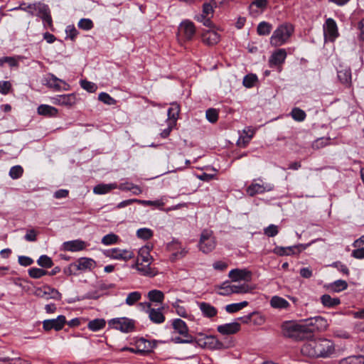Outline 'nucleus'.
Masks as SVG:
<instances>
[{
    "label": "nucleus",
    "mask_w": 364,
    "mask_h": 364,
    "mask_svg": "<svg viewBox=\"0 0 364 364\" xmlns=\"http://www.w3.org/2000/svg\"><path fill=\"white\" fill-rule=\"evenodd\" d=\"M311 245V243L307 244H299L296 245L286 247L287 256L298 255L302 251L305 250L307 247Z\"/></svg>",
    "instance_id": "nucleus-36"
},
{
    "label": "nucleus",
    "mask_w": 364,
    "mask_h": 364,
    "mask_svg": "<svg viewBox=\"0 0 364 364\" xmlns=\"http://www.w3.org/2000/svg\"><path fill=\"white\" fill-rule=\"evenodd\" d=\"M339 364H364V356H349L340 360Z\"/></svg>",
    "instance_id": "nucleus-45"
},
{
    "label": "nucleus",
    "mask_w": 364,
    "mask_h": 364,
    "mask_svg": "<svg viewBox=\"0 0 364 364\" xmlns=\"http://www.w3.org/2000/svg\"><path fill=\"white\" fill-rule=\"evenodd\" d=\"M282 333L285 337L295 341H303L311 338L305 320L299 322L289 321L283 323Z\"/></svg>",
    "instance_id": "nucleus-3"
},
{
    "label": "nucleus",
    "mask_w": 364,
    "mask_h": 364,
    "mask_svg": "<svg viewBox=\"0 0 364 364\" xmlns=\"http://www.w3.org/2000/svg\"><path fill=\"white\" fill-rule=\"evenodd\" d=\"M119 240V237L118 235L114 234V233H109L106 235H105L102 238V243L105 245H114L118 242Z\"/></svg>",
    "instance_id": "nucleus-47"
},
{
    "label": "nucleus",
    "mask_w": 364,
    "mask_h": 364,
    "mask_svg": "<svg viewBox=\"0 0 364 364\" xmlns=\"http://www.w3.org/2000/svg\"><path fill=\"white\" fill-rule=\"evenodd\" d=\"M137 351L140 354H144L151 351L153 346L150 341L141 338L136 341Z\"/></svg>",
    "instance_id": "nucleus-33"
},
{
    "label": "nucleus",
    "mask_w": 364,
    "mask_h": 364,
    "mask_svg": "<svg viewBox=\"0 0 364 364\" xmlns=\"http://www.w3.org/2000/svg\"><path fill=\"white\" fill-rule=\"evenodd\" d=\"M243 85L246 88H252L258 83V78L255 74L250 73L243 78Z\"/></svg>",
    "instance_id": "nucleus-38"
},
{
    "label": "nucleus",
    "mask_w": 364,
    "mask_h": 364,
    "mask_svg": "<svg viewBox=\"0 0 364 364\" xmlns=\"http://www.w3.org/2000/svg\"><path fill=\"white\" fill-rule=\"evenodd\" d=\"M153 235V231L149 228H140L136 231L137 237L144 240L150 239Z\"/></svg>",
    "instance_id": "nucleus-53"
},
{
    "label": "nucleus",
    "mask_w": 364,
    "mask_h": 364,
    "mask_svg": "<svg viewBox=\"0 0 364 364\" xmlns=\"http://www.w3.org/2000/svg\"><path fill=\"white\" fill-rule=\"evenodd\" d=\"M141 298V294L139 291H132L129 293L125 300V303L129 306H133Z\"/></svg>",
    "instance_id": "nucleus-46"
},
{
    "label": "nucleus",
    "mask_w": 364,
    "mask_h": 364,
    "mask_svg": "<svg viewBox=\"0 0 364 364\" xmlns=\"http://www.w3.org/2000/svg\"><path fill=\"white\" fill-rule=\"evenodd\" d=\"M331 139L328 137H321L316 139L312 143V148L314 149H321L330 144Z\"/></svg>",
    "instance_id": "nucleus-50"
},
{
    "label": "nucleus",
    "mask_w": 364,
    "mask_h": 364,
    "mask_svg": "<svg viewBox=\"0 0 364 364\" xmlns=\"http://www.w3.org/2000/svg\"><path fill=\"white\" fill-rule=\"evenodd\" d=\"M331 267L336 268L339 272H342L343 274L348 276L350 274L349 269L347 266L343 264L340 261L334 262L331 264Z\"/></svg>",
    "instance_id": "nucleus-56"
},
{
    "label": "nucleus",
    "mask_w": 364,
    "mask_h": 364,
    "mask_svg": "<svg viewBox=\"0 0 364 364\" xmlns=\"http://www.w3.org/2000/svg\"><path fill=\"white\" fill-rule=\"evenodd\" d=\"M151 257L147 247H142L139 251L136 262L151 264Z\"/></svg>",
    "instance_id": "nucleus-37"
},
{
    "label": "nucleus",
    "mask_w": 364,
    "mask_h": 364,
    "mask_svg": "<svg viewBox=\"0 0 364 364\" xmlns=\"http://www.w3.org/2000/svg\"><path fill=\"white\" fill-rule=\"evenodd\" d=\"M334 352L333 342L327 338L310 339L301 348L302 355L310 358H329Z\"/></svg>",
    "instance_id": "nucleus-1"
},
{
    "label": "nucleus",
    "mask_w": 364,
    "mask_h": 364,
    "mask_svg": "<svg viewBox=\"0 0 364 364\" xmlns=\"http://www.w3.org/2000/svg\"><path fill=\"white\" fill-rule=\"evenodd\" d=\"M287 53L285 49L280 48L274 51L269 59V67L281 66L285 61Z\"/></svg>",
    "instance_id": "nucleus-16"
},
{
    "label": "nucleus",
    "mask_w": 364,
    "mask_h": 364,
    "mask_svg": "<svg viewBox=\"0 0 364 364\" xmlns=\"http://www.w3.org/2000/svg\"><path fill=\"white\" fill-rule=\"evenodd\" d=\"M67 36L74 41L78 34L77 29L73 26H68L65 30Z\"/></svg>",
    "instance_id": "nucleus-60"
},
{
    "label": "nucleus",
    "mask_w": 364,
    "mask_h": 364,
    "mask_svg": "<svg viewBox=\"0 0 364 364\" xmlns=\"http://www.w3.org/2000/svg\"><path fill=\"white\" fill-rule=\"evenodd\" d=\"M220 40V36L215 31L207 30L202 34V41L208 46L217 44Z\"/></svg>",
    "instance_id": "nucleus-20"
},
{
    "label": "nucleus",
    "mask_w": 364,
    "mask_h": 364,
    "mask_svg": "<svg viewBox=\"0 0 364 364\" xmlns=\"http://www.w3.org/2000/svg\"><path fill=\"white\" fill-rule=\"evenodd\" d=\"M232 287L233 294H245L251 291V288L245 284L241 285L232 284Z\"/></svg>",
    "instance_id": "nucleus-55"
},
{
    "label": "nucleus",
    "mask_w": 364,
    "mask_h": 364,
    "mask_svg": "<svg viewBox=\"0 0 364 364\" xmlns=\"http://www.w3.org/2000/svg\"><path fill=\"white\" fill-rule=\"evenodd\" d=\"M99 100L103 102L105 104L112 105L116 103V100L111 97L107 92H100L98 97Z\"/></svg>",
    "instance_id": "nucleus-58"
},
{
    "label": "nucleus",
    "mask_w": 364,
    "mask_h": 364,
    "mask_svg": "<svg viewBox=\"0 0 364 364\" xmlns=\"http://www.w3.org/2000/svg\"><path fill=\"white\" fill-rule=\"evenodd\" d=\"M324 36L326 40L334 41L338 36V27L333 18H328L323 26Z\"/></svg>",
    "instance_id": "nucleus-12"
},
{
    "label": "nucleus",
    "mask_w": 364,
    "mask_h": 364,
    "mask_svg": "<svg viewBox=\"0 0 364 364\" xmlns=\"http://www.w3.org/2000/svg\"><path fill=\"white\" fill-rule=\"evenodd\" d=\"M65 323V316L60 315L56 318L44 320L43 321V328L45 331H49L53 329L59 331L63 328Z\"/></svg>",
    "instance_id": "nucleus-10"
},
{
    "label": "nucleus",
    "mask_w": 364,
    "mask_h": 364,
    "mask_svg": "<svg viewBox=\"0 0 364 364\" xmlns=\"http://www.w3.org/2000/svg\"><path fill=\"white\" fill-rule=\"evenodd\" d=\"M320 300L322 305L327 308H333L341 304L339 298H333L329 294L322 295Z\"/></svg>",
    "instance_id": "nucleus-31"
},
{
    "label": "nucleus",
    "mask_w": 364,
    "mask_h": 364,
    "mask_svg": "<svg viewBox=\"0 0 364 364\" xmlns=\"http://www.w3.org/2000/svg\"><path fill=\"white\" fill-rule=\"evenodd\" d=\"M37 263L43 268H50L53 265L51 258L46 255H41L37 260Z\"/></svg>",
    "instance_id": "nucleus-51"
},
{
    "label": "nucleus",
    "mask_w": 364,
    "mask_h": 364,
    "mask_svg": "<svg viewBox=\"0 0 364 364\" xmlns=\"http://www.w3.org/2000/svg\"><path fill=\"white\" fill-rule=\"evenodd\" d=\"M271 306L274 309H287L289 307V303L284 298L274 296L270 300Z\"/></svg>",
    "instance_id": "nucleus-32"
},
{
    "label": "nucleus",
    "mask_w": 364,
    "mask_h": 364,
    "mask_svg": "<svg viewBox=\"0 0 364 364\" xmlns=\"http://www.w3.org/2000/svg\"><path fill=\"white\" fill-rule=\"evenodd\" d=\"M228 276L233 282L241 280L250 281L252 277V274L247 269H234L230 271Z\"/></svg>",
    "instance_id": "nucleus-18"
},
{
    "label": "nucleus",
    "mask_w": 364,
    "mask_h": 364,
    "mask_svg": "<svg viewBox=\"0 0 364 364\" xmlns=\"http://www.w3.org/2000/svg\"><path fill=\"white\" fill-rule=\"evenodd\" d=\"M289 114L296 122H303L306 117V112L299 107H294Z\"/></svg>",
    "instance_id": "nucleus-39"
},
{
    "label": "nucleus",
    "mask_w": 364,
    "mask_h": 364,
    "mask_svg": "<svg viewBox=\"0 0 364 364\" xmlns=\"http://www.w3.org/2000/svg\"><path fill=\"white\" fill-rule=\"evenodd\" d=\"M95 267V262L90 258L82 257L71 263L65 272L76 275L78 271L91 270Z\"/></svg>",
    "instance_id": "nucleus-7"
},
{
    "label": "nucleus",
    "mask_w": 364,
    "mask_h": 364,
    "mask_svg": "<svg viewBox=\"0 0 364 364\" xmlns=\"http://www.w3.org/2000/svg\"><path fill=\"white\" fill-rule=\"evenodd\" d=\"M307 326L308 330L311 337L315 331H323L327 329L328 326V321L320 316L311 317L304 319Z\"/></svg>",
    "instance_id": "nucleus-8"
},
{
    "label": "nucleus",
    "mask_w": 364,
    "mask_h": 364,
    "mask_svg": "<svg viewBox=\"0 0 364 364\" xmlns=\"http://www.w3.org/2000/svg\"><path fill=\"white\" fill-rule=\"evenodd\" d=\"M274 189V185L272 183L259 184L252 183L247 189V193L250 196H254L257 194H262L265 192L271 191Z\"/></svg>",
    "instance_id": "nucleus-17"
},
{
    "label": "nucleus",
    "mask_w": 364,
    "mask_h": 364,
    "mask_svg": "<svg viewBox=\"0 0 364 364\" xmlns=\"http://www.w3.org/2000/svg\"><path fill=\"white\" fill-rule=\"evenodd\" d=\"M272 26L266 21H262L257 26V31L259 36H267L270 33Z\"/></svg>",
    "instance_id": "nucleus-42"
},
{
    "label": "nucleus",
    "mask_w": 364,
    "mask_h": 364,
    "mask_svg": "<svg viewBox=\"0 0 364 364\" xmlns=\"http://www.w3.org/2000/svg\"><path fill=\"white\" fill-rule=\"evenodd\" d=\"M48 272L43 269L32 267L28 269V275L33 279H39L47 274Z\"/></svg>",
    "instance_id": "nucleus-52"
},
{
    "label": "nucleus",
    "mask_w": 364,
    "mask_h": 364,
    "mask_svg": "<svg viewBox=\"0 0 364 364\" xmlns=\"http://www.w3.org/2000/svg\"><path fill=\"white\" fill-rule=\"evenodd\" d=\"M181 299H177L172 304V307L175 309L176 313L181 317L188 318L189 320L193 319V316L188 314L185 306L180 305Z\"/></svg>",
    "instance_id": "nucleus-29"
},
{
    "label": "nucleus",
    "mask_w": 364,
    "mask_h": 364,
    "mask_svg": "<svg viewBox=\"0 0 364 364\" xmlns=\"http://www.w3.org/2000/svg\"><path fill=\"white\" fill-rule=\"evenodd\" d=\"M138 202H140V200L136 198L125 200L118 203L116 208L118 209L123 208L133 203H138Z\"/></svg>",
    "instance_id": "nucleus-62"
},
{
    "label": "nucleus",
    "mask_w": 364,
    "mask_h": 364,
    "mask_svg": "<svg viewBox=\"0 0 364 364\" xmlns=\"http://www.w3.org/2000/svg\"><path fill=\"white\" fill-rule=\"evenodd\" d=\"M34 6L36 7V16H39L41 18H43L46 15L50 13L49 8L47 5L37 3L34 4Z\"/></svg>",
    "instance_id": "nucleus-44"
},
{
    "label": "nucleus",
    "mask_w": 364,
    "mask_h": 364,
    "mask_svg": "<svg viewBox=\"0 0 364 364\" xmlns=\"http://www.w3.org/2000/svg\"><path fill=\"white\" fill-rule=\"evenodd\" d=\"M0 364H31V362L21 358H10L4 357L0 358Z\"/></svg>",
    "instance_id": "nucleus-40"
},
{
    "label": "nucleus",
    "mask_w": 364,
    "mask_h": 364,
    "mask_svg": "<svg viewBox=\"0 0 364 364\" xmlns=\"http://www.w3.org/2000/svg\"><path fill=\"white\" fill-rule=\"evenodd\" d=\"M167 249L171 252V260L175 261L178 259L184 257L188 251L183 247L181 243L177 240H173L167 245Z\"/></svg>",
    "instance_id": "nucleus-9"
},
{
    "label": "nucleus",
    "mask_w": 364,
    "mask_h": 364,
    "mask_svg": "<svg viewBox=\"0 0 364 364\" xmlns=\"http://www.w3.org/2000/svg\"><path fill=\"white\" fill-rule=\"evenodd\" d=\"M136 321L127 317L114 318L108 321L110 328L122 333H130L135 330Z\"/></svg>",
    "instance_id": "nucleus-6"
},
{
    "label": "nucleus",
    "mask_w": 364,
    "mask_h": 364,
    "mask_svg": "<svg viewBox=\"0 0 364 364\" xmlns=\"http://www.w3.org/2000/svg\"><path fill=\"white\" fill-rule=\"evenodd\" d=\"M348 284L346 281L338 279L330 284L329 289L333 292H340L346 289Z\"/></svg>",
    "instance_id": "nucleus-41"
},
{
    "label": "nucleus",
    "mask_w": 364,
    "mask_h": 364,
    "mask_svg": "<svg viewBox=\"0 0 364 364\" xmlns=\"http://www.w3.org/2000/svg\"><path fill=\"white\" fill-rule=\"evenodd\" d=\"M213 14V5L210 3H205L203 5V12L201 14L197 15L195 19L198 21L203 22V25L208 27H210L212 22L210 21V16H212Z\"/></svg>",
    "instance_id": "nucleus-14"
},
{
    "label": "nucleus",
    "mask_w": 364,
    "mask_h": 364,
    "mask_svg": "<svg viewBox=\"0 0 364 364\" xmlns=\"http://www.w3.org/2000/svg\"><path fill=\"white\" fill-rule=\"evenodd\" d=\"M240 329V324L237 322H232L220 325L218 326V331L223 335H230L238 332Z\"/></svg>",
    "instance_id": "nucleus-21"
},
{
    "label": "nucleus",
    "mask_w": 364,
    "mask_h": 364,
    "mask_svg": "<svg viewBox=\"0 0 364 364\" xmlns=\"http://www.w3.org/2000/svg\"><path fill=\"white\" fill-rule=\"evenodd\" d=\"M63 249L70 252L81 251L86 248V242L80 240H70L63 244Z\"/></svg>",
    "instance_id": "nucleus-22"
},
{
    "label": "nucleus",
    "mask_w": 364,
    "mask_h": 364,
    "mask_svg": "<svg viewBox=\"0 0 364 364\" xmlns=\"http://www.w3.org/2000/svg\"><path fill=\"white\" fill-rule=\"evenodd\" d=\"M78 27L81 29L89 31L92 28L93 23L89 18H82L78 22Z\"/></svg>",
    "instance_id": "nucleus-59"
},
{
    "label": "nucleus",
    "mask_w": 364,
    "mask_h": 364,
    "mask_svg": "<svg viewBox=\"0 0 364 364\" xmlns=\"http://www.w3.org/2000/svg\"><path fill=\"white\" fill-rule=\"evenodd\" d=\"M198 306L203 316L212 318L217 315L218 310L213 305L206 302H199Z\"/></svg>",
    "instance_id": "nucleus-26"
},
{
    "label": "nucleus",
    "mask_w": 364,
    "mask_h": 364,
    "mask_svg": "<svg viewBox=\"0 0 364 364\" xmlns=\"http://www.w3.org/2000/svg\"><path fill=\"white\" fill-rule=\"evenodd\" d=\"M180 112V106L174 102L171 104V107L168 109V119L170 124L176 125Z\"/></svg>",
    "instance_id": "nucleus-28"
},
{
    "label": "nucleus",
    "mask_w": 364,
    "mask_h": 364,
    "mask_svg": "<svg viewBox=\"0 0 364 364\" xmlns=\"http://www.w3.org/2000/svg\"><path fill=\"white\" fill-rule=\"evenodd\" d=\"M172 328L174 331L183 337V338L177 337L175 338L176 343H196L200 347H206L208 344L211 343L215 340L214 336H205L202 333H198L199 336L203 338H198L189 334L188 327L186 322L181 318H174L171 321Z\"/></svg>",
    "instance_id": "nucleus-2"
},
{
    "label": "nucleus",
    "mask_w": 364,
    "mask_h": 364,
    "mask_svg": "<svg viewBox=\"0 0 364 364\" xmlns=\"http://www.w3.org/2000/svg\"><path fill=\"white\" fill-rule=\"evenodd\" d=\"M46 84L49 88H53L58 90H67L69 89V86L67 83L53 75H51L47 79Z\"/></svg>",
    "instance_id": "nucleus-24"
},
{
    "label": "nucleus",
    "mask_w": 364,
    "mask_h": 364,
    "mask_svg": "<svg viewBox=\"0 0 364 364\" xmlns=\"http://www.w3.org/2000/svg\"><path fill=\"white\" fill-rule=\"evenodd\" d=\"M23 168L19 166H14L10 168L9 175L12 179H18L22 176Z\"/></svg>",
    "instance_id": "nucleus-49"
},
{
    "label": "nucleus",
    "mask_w": 364,
    "mask_h": 364,
    "mask_svg": "<svg viewBox=\"0 0 364 364\" xmlns=\"http://www.w3.org/2000/svg\"><path fill=\"white\" fill-rule=\"evenodd\" d=\"M198 246L199 250L205 254L211 252L216 246L213 232L208 229L203 230L201 232Z\"/></svg>",
    "instance_id": "nucleus-5"
},
{
    "label": "nucleus",
    "mask_w": 364,
    "mask_h": 364,
    "mask_svg": "<svg viewBox=\"0 0 364 364\" xmlns=\"http://www.w3.org/2000/svg\"><path fill=\"white\" fill-rule=\"evenodd\" d=\"M338 79L343 85L344 89H348L351 85V71L348 68H341L338 70Z\"/></svg>",
    "instance_id": "nucleus-19"
},
{
    "label": "nucleus",
    "mask_w": 364,
    "mask_h": 364,
    "mask_svg": "<svg viewBox=\"0 0 364 364\" xmlns=\"http://www.w3.org/2000/svg\"><path fill=\"white\" fill-rule=\"evenodd\" d=\"M232 284H231L229 282H223L220 287V291H218V294L222 296H230L232 294Z\"/></svg>",
    "instance_id": "nucleus-48"
},
{
    "label": "nucleus",
    "mask_w": 364,
    "mask_h": 364,
    "mask_svg": "<svg viewBox=\"0 0 364 364\" xmlns=\"http://www.w3.org/2000/svg\"><path fill=\"white\" fill-rule=\"evenodd\" d=\"M150 264H151L136 262V268L141 274L152 277L157 274V271L156 269L151 268Z\"/></svg>",
    "instance_id": "nucleus-27"
},
{
    "label": "nucleus",
    "mask_w": 364,
    "mask_h": 364,
    "mask_svg": "<svg viewBox=\"0 0 364 364\" xmlns=\"http://www.w3.org/2000/svg\"><path fill=\"white\" fill-rule=\"evenodd\" d=\"M147 297L151 302L163 303L165 296L164 294L157 289H153L148 292Z\"/></svg>",
    "instance_id": "nucleus-34"
},
{
    "label": "nucleus",
    "mask_w": 364,
    "mask_h": 364,
    "mask_svg": "<svg viewBox=\"0 0 364 364\" xmlns=\"http://www.w3.org/2000/svg\"><path fill=\"white\" fill-rule=\"evenodd\" d=\"M294 32V27L290 23L279 25L273 32L270 38V44L279 47L285 44L289 40Z\"/></svg>",
    "instance_id": "nucleus-4"
},
{
    "label": "nucleus",
    "mask_w": 364,
    "mask_h": 364,
    "mask_svg": "<svg viewBox=\"0 0 364 364\" xmlns=\"http://www.w3.org/2000/svg\"><path fill=\"white\" fill-rule=\"evenodd\" d=\"M279 232L278 227L275 225H269L264 229V234L268 237H274Z\"/></svg>",
    "instance_id": "nucleus-57"
},
{
    "label": "nucleus",
    "mask_w": 364,
    "mask_h": 364,
    "mask_svg": "<svg viewBox=\"0 0 364 364\" xmlns=\"http://www.w3.org/2000/svg\"><path fill=\"white\" fill-rule=\"evenodd\" d=\"M105 255L114 259L128 261L134 257L133 252L127 250H121L119 248H112L106 251Z\"/></svg>",
    "instance_id": "nucleus-11"
},
{
    "label": "nucleus",
    "mask_w": 364,
    "mask_h": 364,
    "mask_svg": "<svg viewBox=\"0 0 364 364\" xmlns=\"http://www.w3.org/2000/svg\"><path fill=\"white\" fill-rule=\"evenodd\" d=\"M178 32L185 40L190 41L196 33V28L193 22L184 21L180 24Z\"/></svg>",
    "instance_id": "nucleus-15"
},
{
    "label": "nucleus",
    "mask_w": 364,
    "mask_h": 364,
    "mask_svg": "<svg viewBox=\"0 0 364 364\" xmlns=\"http://www.w3.org/2000/svg\"><path fill=\"white\" fill-rule=\"evenodd\" d=\"M51 103L57 105L71 107L76 103L75 92L57 95L51 98Z\"/></svg>",
    "instance_id": "nucleus-13"
},
{
    "label": "nucleus",
    "mask_w": 364,
    "mask_h": 364,
    "mask_svg": "<svg viewBox=\"0 0 364 364\" xmlns=\"http://www.w3.org/2000/svg\"><path fill=\"white\" fill-rule=\"evenodd\" d=\"M26 240L28 242H35L37 240V234L36 232L33 230H29L27 231L26 234L24 236Z\"/></svg>",
    "instance_id": "nucleus-63"
},
{
    "label": "nucleus",
    "mask_w": 364,
    "mask_h": 364,
    "mask_svg": "<svg viewBox=\"0 0 364 364\" xmlns=\"http://www.w3.org/2000/svg\"><path fill=\"white\" fill-rule=\"evenodd\" d=\"M248 305V302L246 301L240 302V303H235V304H228L225 306V310L228 313L232 314L235 313L241 309H242L244 307L247 306Z\"/></svg>",
    "instance_id": "nucleus-43"
},
{
    "label": "nucleus",
    "mask_w": 364,
    "mask_h": 364,
    "mask_svg": "<svg viewBox=\"0 0 364 364\" xmlns=\"http://www.w3.org/2000/svg\"><path fill=\"white\" fill-rule=\"evenodd\" d=\"M117 188V185L115 183L109 184L100 183L94 187L93 192L97 195H102L106 194Z\"/></svg>",
    "instance_id": "nucleus-30"
},
{
    "label": "nucleus",
    "mask_w": 364,
    "mask_h": 364,
    "mask_svg": "<svg viewBox=\"0 0 364 364\" xmlns=\"http://www.w3.org/2000/svg\"><path fill=\"white\" fill-rule=\"evenodd\" d=\"M18 263L23 267H28L33 263V259L27 256H19L18 259Z\"/></svg>",
    "instance_id": "nucleus-61"
},
{
    "label": "nucleus",
    "mask_w": 364,
    "mask_h": 364,
    "mask_svg": "<svg viewBox=\"0 0 364 364\" xmlns=\"http://www.w3.org/2000/svg\"><path fill=\"white\" fill-rule=\"evenodd\" d=\"M352 256L356 259H364V247L357 248L352 252Z\"/></svg>",
    "instance_id": "nucleus-64"
},
{
    "label": "nucleus",
    "mask_w": 364,
    "mask_h": 364,
    "mask_svg": "<svg viewBox=\"0 0 364 364\" xmlns=\"http://www.w3.org/2000/svg\"><path fill=\"white\" fill-rule=\"evenodd\" d=\"M37 112L39 115L46 117H55L58 115V110L48 105H41L37 108Z\"/></svg>",
    "instance_id": "nucleus-25"
},
{
    "label": "nucleus",
    "mask_w": 364,
    "mask_h": 364,
    "mask_svg": "<svg viewBox=\"0 0 364 364\" xmlns=\"http://www.w3.org/2000/svg\"><path fill=\"white\" fill-rule=\"evenodd\" d=\"M106 321L104 318H95L90 321L87 328L92 331H97L105 328Z\"/></svg>",
    "instance_id": "nucleus-35"
},
{
    "label": "nucleus",
    "mask_w": 364,
    "mask_h": 364,
    "mask_svg": "<svg viewBox=\"0 0 364 364\" xmlns=\"http://www.w3.org/2000/svg\"><path fill=\"white\" fill-rule=\"evenodd\" d=\"M162 308H151L149 310L147 314L151 322L156 324H161L165 321L166 318L162 312Z\"/></svg>",
    "instance_id": "nucleus-23"
},
{
    "label": "nucleus",
    "mask_w": 364,
    "mask_h": 364,
    "mask_svg": "<svg viewBox=\"0 0 364 364\" xmlns=\"http://www.w3.org/2000/svg\"><path fill=\"white\" fill-rule=\"evenodd\" d=\"M206 119L211 123H215L218 119V112L214 108H209L207 109Z\"/></svg>",
    "instance_id": "nucleus-54"
}]
</instances>
